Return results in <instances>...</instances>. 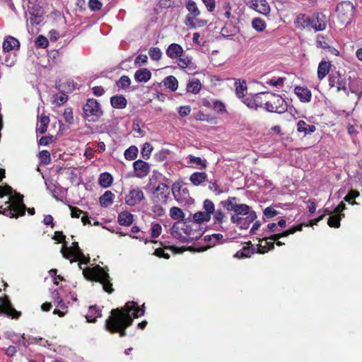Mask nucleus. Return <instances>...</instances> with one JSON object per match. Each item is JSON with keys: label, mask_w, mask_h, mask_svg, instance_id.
Here are the masks:
<instances>
[{"label": "nucleus", "mask_w": 362, "mask_h": 362, "mask_svg": "<svg viewBox=\"0 0 362 362\" xmlns=\"http://www.w3.org/2000/svg\"><path fill=\"white\" fill-rule=\"evenodd\" d=\"M0 313L12 319H18L21 315V313L13 308L8 297L6 295L0 297Z\"/></svg>", "instance_id": "nucleus-8"}, {"label": "nucleus", "mask_w": 362, "mask_h": 362, "mask_svg": "<svg viewBox=\"0 0 362 362\" xmlns=\"http://www.w3.org/2000/svg\"><path fill=\"white\" fill-rule=\"evenodd\" d=\"M101 312L98 309L96 305H92L89 307L88 313L86 315L88 322H95L98 317H101Z\"/></svg>", "instance_id": "nucleus-30"}, {"label": "nucleus", "mask_w": 362, "mask_h": 362, "mask_svg": "<svg viewBox=\"0 0 362 362\" xmlns=\"http://www.w3.org/2000/svg\"><path fill=\"white\" fill-rule=\"evenodd\" d=\"M329 86L334 87L335 85L337 86V91L339 92L340 90H346V88L345 86V83L343 82V80L340 78V76H331L329 78Z\"/></svg>", "instance_id": "nucleus-26"}, {"label": "nucleus", "mask_w": 362, "mask_h": 362, "mask_svg": "<svg viewBox=\"0 0 362 362\" xmlns=\"http://www.w3.org/2000/svg\"><path fill=\"white\" fill-rule=\"evenodd\" d=\"M131 80L127 76H122L117 82V86L122 88H125L129 86Z\"/></svg>", "instance_id": "nucleus-55"}, {"label": "nucleus", "mask_w": 362, "mask_h": 362, "mask_svg": "<svg viewBox=\"0 0 362 362\" xmlns=\"http://www.w3.org/2000/svg\"><path fill=\"white\" fill-rule=\"evenodd\" d=\"M30 14V17L29 18V21L30 25H27L28 30L29 33L32 34H37L39 29L36 26L39 25L43 21V17L40 15Z\"/></svg>", "instance_id": "nucleus-18"}, {"label": "nucleus", "mask_w": 362, "mask_h": 362, "mask_svg": "<svg viewBox=\"0 0 362 362\" xmlns=\"http://www.w3.org/2000/svg\"><path fill=\"white\" fill-rule=\"evenodd\" d=\"M316 45L317 47L323 49L329 48V45L327 42L325 37L322 35H318L317 36Z\"/></svg>", "instance_id": "nucleus-53"}, {"label": "nucleus", "mask_w": 362, "mask_h": 362, "mask_svg": "<svg viewBox=\"0 0 362 362\" xmlns=\"http://www.w3.org/2000/svg\"><path fill=\"white\" fill-rule=\"evenodd\" d=\"M263 213H264V215L267 218H272L274 217L275 216H276L277 214H279V212L277 211H276L274 209V208L272 206L267 207L264 210Z\"/></svg>", "instance_id": "nucleus-57"}, {"label": "nucleus", "mask_w": 362, "mask_h": 362, "mask_svg": "<svg viewBox=\"0 0 362 362\" xmlns=\"http://www.w3.org/2000/svg\"><path fill=\"white\" fill-rule=\"evenodd\" d=\"M170 216L171 218L173 220H176L178 221H183L185 218V214L182 209L177 206H173L170 210Z\"/></svg>", "instance_id": "nucleus-37"}, {"label": "nucleus", "mask_w": 362, "mask_h": 362, "mask_svg": "<svg viewBox=\"0 0 362 362\" xmlns=\"http://www.w3.org/2000/svg\"><path fill=\"white\" fill-rule=\"evenodd\" d=\"M115 194L111 191H106L100 197V204L102 206L107 207L112 204Z\"/></svg>", "instance_id": "nucleus-31"}, {"label": "nucleus", "mask_w": 362, "mask_h": 362, "mask_svg": "<svg viewBox=\"0 0 362 362\" xmlns=\"http://www.w3.org/2000/svg\"><path fill=\"white\" fill-rule=\"evenodd\" d=\"M53 140H54L53 136H42L40 138V139L39 141V144L41 146H47V145L49 144L50 143H52L53 141Z\"/></svg>", "instance_id": "nucleus-63"}, {"label": "nucleus", "mask_w": 362, "mask_h": 362, "mask_svg": "<svg viewBox=\"0 0 362 362\" xmlns=\"http://www.w3.org/2000/svg\"><path fill=\"white\" fill-rule=\"evenodd\" d=\"M64 117L67 123H72L74 121L72 109L70 107L66 108L64 111Z\"/></svg>", "instance_id": "nucleus-58"}, {"label": "nucleus", "mask_w": 362, "mask_h": 362, "mask_svg": "<svg viewBox=\"0 0 362 362\" xmlns=\"http://www.w3.org/2000/svg\"><path fill=\"white\" fill-rule=\"evenodd\" d=\"M39 158L40 159V162L44 165H47L50 163V153L47 150H43L39 153Z\"/></svg>", "instance_id": "nucleus-50"}, {"label": "nucleus", "mask_w": 362, "mask_h": 362, "mask_svg": "<svg viewBox=\"0 0 362 362\" xmlns=\"http://www.w3.org/2000/svg\"><path fill=\"white\" fill-rule=\"evenodd\" d=\"M88 6L91 11H99L102 8V3L98 0H89Z\"/></svg>", "instance_id": "nucleus-59"}, {"label": "nucleus", "mask_w": 362, "mask_h": 362, "mask_svg": "<svg viewBox=\"0 0 362 362\" xmlns=\"http://www.w3.org/2000/svg\"><path fill=\"white\" fill-rule=\"evenodd\" d=\"M170 195L169 187L165 183H159L153 192L158 202L166 203Z\"/></svg>", "instance_id": "nucleus-15"}, {"label": "nucleus", "mask_w": 362, "mask_h": 362, "mask_svg": "<svg viewBox=\"0 0 362 362\" xmlns=\"http://www.w3.org/2000/svg\"><path fill=\"white\" fill-rule=\"evenodd\" d=\"M296 23L302 28H311V17L300 15L297 17Z\"/></svg>", "instance_id": "nucleus-34"}, {"label": "nucleus", "mask_w": 362, "mask_h": 362, "mask_svg": "<svg viewBox=\"0 0 362 362\" xmlns=\"http://www.w3.org/2000/svg\"><path fill=\"white\" fill-rule=\"evenodd\" d=\"M341 216L344 217V214L331 216L328 218L327 223L330 227L339 228L340 226V220Z\"/></svg>", "instance_id": "nucleus-42"}, {"label": "nucleus", "mask_w": 362, "mask_h": 362, "mask_svg": "<svg viewBox=\"0 0 362 362\" xmlns=\"http://www.w3.org/2000/svg\"><path fill=\"white\" fill-rule=\"evenodd\" d=\"M172 192L177 202L187 201L189 198V189L177 182L173 185Z\"/></svg>", "instance_id": "nucleus-11"}, {"label": "nucleus", "mask_w": 362, "mask_h": 362, "mask_svg": "<svg viewBox=\"0 0 362 362\" xmlns=\"http://www.w3.org/2000/svg\"><path fill=\"white\" fill-rule=\"evenodd\" d=\"M182 52V47L176 43L170 45L166 50L167 55L171 59H175L178 57H181Z\"/></svg>", "instance_id": "nucleus-23"}, {"label": "nucleus", "mask_w": 362, "mask_h": 362, "mask_svg": "<svg viewBox=\"0 0 362 362\" xmlns=\"http://www.w3.org/2000/svg\"><path fill=\"white\" fill-rule=\"evenodd\" d=\"M247 5L258 13L267 15L270 11V7L266 0H247Z\"/></svg>", "instance_id": "nucleus-12"}, {"label": "nucleus", "mask_w": 362, "mask_h": 362, "mask_svg": "<svg viewBox=\"0 0 362 362\" xmlns=\"http://www.w3.org/2000/svg\"><path fill=\"white\" fill-rule=\"evenodd\" d=\"M331 64L329 62L322 61L318 66L317 77L320 80L323 79L329 73Z\"/></svg>", "instance_id": "nucleus-27"}, {"label": "nucleus", "mask_w": 362, "mask_h": 362, "mask_svg": "<svg viewBox=\"0 0 362 362\" xmlns=\"http://www.w3.org/2000/svg\"><path fill=\"white\" fill-rule=\"evenodd\" d=\"M110 103L114 108L124 109L126 107L127 102L122 95H114L110 98Z\"/></svg>", "instance_id": "nucleus-25"}, {"label": "nucleus", "mask_w": 362, "mask_h": 362, "mask_svg": "<svg viewBox=\"0 0 362 362\" xmlns=\"http://www.w3.org/2000/svg\"><path fill=\"white\" fill-rule=\"evenodd\" d=\"M148 54L151 59L154 61H158L160 59L162 52L158 47H152L149 49Z\"/></svg>", "instance_id": "nucleus-47"}, {"label": "nucleus", "mask_w": 362, "mask_h": 362, "mask_svg": "<svg viewBox=\"0 0 362 362\" xmlns=\"http://www.w3.org/2000/svg\"><path fill=\"white\" fill-rule=\"evenodd\" d=\"M193 220L197 223H203L204 222H209L211 220V216L204 211H198L194 214Z\"/></svg>", "instance_id": "nucleus-36"}, {"label": "nucleus", "mask_w": 362, "mask_h": 362, "mask_svg": "<svg viewBox=\"0 0 362 362\" xmlns=\"http://www.w3.org/2000/svg\"><path fill=\"white\" fill-rule=\"evenodd\" d=\"M133 215L127 211L121 212L118 216V222L121 226H129L133 223Z\"/></svg>", "instance_id": "nucleus-28"}, {"label": "nucleus", "mask_w": 362, "mask_h": 362, "mask_svg": "<svg viewBox=\"0 0 362 362\" xmlns=\"http://www.w3.org/2000/svg\"><path fill=\"white\" fill-rule=\"evenodd\" d=\"M49 121V117L48 116L41 115L40 117V126L37 128V131L41 134H45L47 132Z\"/></svg>", "instance_id": "nucleus-38"}, {"label": "nucleus", "mask_w": 362, "mask_h": 362, "mask_svg": "<svg viewBox=\"0 0 362 362\" xmlns=\"http://www.w3.org/2000/svg\"><path fill=\"white\" fill-rule=\"evenodd\" d=\"M91 279L93 281L100 282L106 292L109 293L113 292L114 289L112 284L110 281V276L103 268L98 267L95 272H93Z\"/></svg>", "instance_id": "nucleus-6"}, {"label": "nucleus", "mask_w": 362, "mask_h": 362, "mask_svg": "<svg viewBox=\"0 0 362 362\" xmlns=\"http://www.w3.org/2000/svg\"><path fill=\"white\" fill-rule=\"evenodd\" d=\"M284 81V78L279 77L277 79L272 78L267 81V83L268 85H270L272 86H281L283 85V83Z\"/></svg>", "instance_id": "nucleus-60"}, {"label": "nucleus", "mask_w": 362, "mask_h": 362, "mask_svg": "<svg viewBox=\"0 0 362 362\" xmlns=\"http://www.w3.org/2000/svg\"><path fill=\"white\" fill-rule=\"evenodd\" d=\"M235 92L236 95L240 98H244L245 93L247 91V85L245 81H243V82L237 83L235 82Z\"/></svg>", "instance_id": "nucleus-40"}, {"label": "nucleus", "mask_w": 362, "mask_h": 362, "mask_svg": "<svg viewBox=\"0 0 362 362\" xmlns=\"http://www.w3.org/2000/svg\"><path fill=\"white\" fill-rule=\"evenodd\" d=\"M145 198L143 191L139 187L130 189L125 197V203L131 206H135Z\"/></svg>", "instance_id": "nucleus-9"}, {"label": "nucleus", "mask_w": 362, "mask_h": 362, "mask_svg": "<svg viewBox=\"0 0 362 362\" xmlns=\"http://www.w3.org/2000/svg\"><path fill=\"white\" fill-rule=\"evenodd\" d=\"M61 252L63 257L66 259H71L72 257L76 259H81L83 257V255L78 247V244L76 242L72 243L71 248H66L63 247Z\"/></svg>", "instance_id": "nucleus-14"}, {"label": "nucleus", "mask_w": 362, "mask_h": 362, "mask_svg": "<svg viewBox=\"0 0 362 362\" xmlns=\"http://www.w3.org/2000/svg\"><path fill=\"white\" fill-rule=\"evenodd\" d=\"M19 45L20 43L17 39L8 37L3 42V49L5 52H9L16 47H19Z\"/></svg>", "instance_id": "nucleus-29"}, {"label": "nucleus", "mask_w": 362, "mask_h": 362, "mask_svg": "<svg viewBox=\"0 0 362 362\" xmlns=\"http://www.w3.org/2000/svg\"><path fill=\"white\" fill-rule=\"evenodd\" d=\"M327 19L325 15L317 13L311 16V28L316 31L324 30L326 28Z\"/></svg>", "instance_id": "nucleus-13"}, {"label": "nucleus", "mask_w": 362, "mask_h": 362, "mask_svg": "<svg viewBox=\"0 0 362 362\" xmlns=\"http://www.w3.org/2000/svg\"><path fill=\"white\" fill-rule=\"evenodd\" d=\"M355 7L350 1H341L337 4L336 12L341 24H349L354 16Z\"/></svg>", "instance_id": "nucleus-5"}, {"label": "nucleus", "mask_w": 362, "mask_h": 362, "mask_svg": "<svg viewBox=\"0 0 362 362\" xmlns=\"http://www.w3.org/2000/svg\"><path fill=\"white\" fill-rule=\"evenodd\" d=\"M239 32V28L229 23H226L221 30V35L225 38L235 36Z\"/></svg>", "instance_id": "nucleus-19"}, {"label": "nucleus", "mask_w": 362, "mask_h": 362, "mask_svg": "<svg viewBox=\"0 0 362 362\" xmlns=\"http://www.w3.org/2000/svg\"><path fill=\"white\" fill-rule=\"evenodd\" d=\"M152 211L158 216H162L165 214L164 209L159 204H155L152 206Z\"/></svg>", "instance_id": "nucleus-61"}, {"label": "nucleus", "mask_w": 362, "mask_h": 362, "mask_svg": "<svg viewBox=\"0 0 362 362\" xmlns=\"http://www.w3.org/2000/svg\"><path fill=\"white\" fill-rule=\"evenodd\" d=\"M11 209L9 210V214L11 217H18L25 214L26 206L23 202V197L18 194L9 205Z\"/></svg>", "instance_id": "nucleus-10"}, {"label": "nucleus", "mask_w": 362, "mask_h": 362, "mask_svg": "<svg viewBox=\"0 0 362 362\" xmlns=\"http://www.w3.org/2000/svg\"><path fill=\"white\" fill-rule=\"evenodd\" d=\"M315 129L316 128L314 125L309 124L303 120H300L297 123V131L299 133H303V136L313 133Z\"/></svg>", "instance_id": "nucleus-22"}, {"label": "nucleus", "mask_w": 362, "mask_h": 362, "mask_svg": "<svg viewBox=\"0 0 362 362\" xmlns=\"http://www.w3.org/2000/svg\"><path fill=\"white\" fill-rule=\"evenodd\" d=\"M213 109L218 114H223L224 112H226L225 105L222 102L218 100H216L214 102Z\"/></svg>", "instance_id": "nucleus-54"}, {"label": "nucleus", "mask_w": 362, "mask_h": 362, "mask_svg": "<svg viewBox=\"0 0 362 362\" xmlns=\"http://www.w3.org/2000/svg\"><path fill=\"white\" fill-rule=\"evenodd\" d=\"M187 159H188V164H194L196 165H199L202 169H206L207 167L206 160L202 159L200 157L189 155L187 157Z\"/></svg>", "instance_id": "nucleus-32"}, {"label": "nucleus", "mask_w": 362, "mask_h": 362, "mask_svg": "<svg viewBox=\"0 0 362 362\" xmlns=\"http://www.w3.org/2000/svg\"><path fill=\"white\" fill-rule=\"evenodd\" d=\"M68 100V97L64 93H59L54 95V101L57 106L64 104Z\"/></svg>", "instance_id": "nucleus-49"}, {"label": "nucleus", "mask_w": 362, "mask_h": 362, "mask_svg": "<svg viewBox=\"0 0 362 362\" xmlns=\"http://www.w3.org/2000/svg\"><path fill=\"white\" fill-rule=\"evenodd\" d=\"M252 25L254 29L258 32H262L266 28L265 22L259 18H255L252 21Z\"/></svg>", "instance_id": "nucleus-43"}, {"label": "nucleus", "mask_w": 362, "mask_h": 362, "mask_svg": "<svg viewBox=\"0 0 362 362\" xmlns=\"http://www.w3.org/2000/svg\"><path fill=\"white\" fill-rule=\"evenodd\" d=\"M138 148L134 146H132L125 151L124 157L127 160H132L136 158Z\"/></svg>", "instance_id": "nucleus-41"}, {"label": "nucleus", "mask_w": 362, "mask_h": 362, "mask_svg": "<svg viewBox=\"0 0 362 362\" xmlns=\"http://www.w3.org/2000/svg\"><path fill=\"white\" fill-rule=\"evenodd\" d=\"M198 16H192V15H187L185 18V24L187 26L192 27V25H194V23L198 20L197 18Z\"/></svg>", "instance_id": "nucleus-62"}, {"label": "nucleus", "mask_w": 362, "mask_h": 362, "mask_svg": "<svg viewBox=\"0 0 362 362\" xmlns=\"http://www.w3.org/2000/svg\"><path fill=\"white\" fill-rule=\"evenodd\" d=\"M295 93L303 103H308L311 99V92L307 88L297 86L295 88Z\"/></svg>", "instance_id": "nucleus-20"}, {"label": "nucleus", "mask_w": 362, "mask_h": 362, "mask_svg": "<svg viewBox=\"0 0 362 362\" xmlns=\"http://www.w3.org/2000/svg\"><path fill=\"white\" fill-rule=\"evenodd\" d=\"M161 226L158 223H152L151 228V235L153 238H158L161 233Z\"/></svg>", "instance_id": "nucleus-48"}, {"label": "nucleus", "mask_w": 362, "mask_h": 362, "mask_svg": "<svg viewBox=\"0 0 362 362\" xmlns=\"http://www.w3.org/2000/svg\"><path fill=\"white\" fill-rule=\"evenodd\" d=\"M201 88V83L198 79L189 81L187 85V91L192 93H197Z\"/></svg>", "instance_id": "nucleus-39"}, {"label": "nucleus", "mask_w": 362, "mask_h": 362, "mask_svg": "<svg viewBox=\"0 0 362 362\" xmlns=\"http://www.w3.org/2000/svg\"><path fill=\"white\" fill-rule=\"evenodd\" d=\"M302 227H303V225H299L296 227H295V226L291 227L289 229H288L282 233H279L271 235L269 237V238L271 240L276 241V244L278 246L283 245L284 243L279 241V238H283V237H286L291 234H293L296 231H300L302 230Z\"/></svg>", "instance_id": "nucleus-17"}, {"label": "nucleus", "mask_w": 362, "mask_h": 362, "mask_svg": "<svg viewBox=\"0 0 362 362\" xmlns=\"http://www.w3.org/2000/svg\"><path fill=\"white\" fill-rule=\"evenodd\" d=\"M144 315V305L139 308L134 301L127 302L123 308L111 310L110 316L106 320V329L111 333H119L121 337L125 336V329L132 324L133 318Z\"/></svg>", "instance_id": "nucleus-1"}, {"label": "nucleus", "mask_w": 362, "mask_h": 362, "mask_svg": "<svg viewBox=\"0 0 362 362\" xmlns=\"http://www.w3.org/2000/svg\"><path fill=\"white\" fill-rule=\"evenodd\" d=\"M83 117L89 121H95L103 115L100 103L94 98L87 100L83 107Z\"/></svg>", "instance_id": "nucleus-4"}, {"label": "nucleus", "mask_w": 362, "mask_h": 362, "mask_svg": "<svg viewBox=\"0 0 362 362\" xmlns=\"http://www.w3.org/2000/svg\"><path fill=\"white\" fill-rule=\"evenodd\" d=\"M133 167L136 176L139 178L146 177L150 172L149 164L141 160L135 161Z\"/></svg>", "instance_id": "nucleus-16"}, {"label": "nucleus", "mask_w": 362, "mask_h": 362, "mask_svg": "<svg viewBox=\"0 0 362 362\" xmlns=\"http://www.w3.org/2000/svg\"><path fill=\"white\" fill-rule=\"evenodd\" d=\"M48 45V40L43 35L38 36L35 41V45L38 47L46 48Z\"/></svg>", "instance_id": "nucleus-56"}, {"label": "nucleus", "mask_w": 362, "mask_h": 362, "mask_svg": "<svg viewBox=\"0 0 362 362\" xmlns=\"http://www.w3.org/2000/svg\"><path fill=\"white\" fill-rule=\"evenodd\" d=\"M186 7H187V9L188 10V11L189 12V13L188 15L199 16L200 11L198 9L194 1H189L186 5Z\"/></svg>", "instance_id": "nucleus-46"}, {"label": "nucleus", "mask_w": 362, "mask_h": 362, "mask_svg": "<svg viewBox=\"0 0 362 362\" xmlns=\"http://www.w3.org/2000/svg\"><path fill=\"white\" fill-rule=\"evenodd\" d=\"M214 214V224L221 225L223 221V218L225 217L224 213L221 210H215V212L213 213Z\"/></svg>", "instance_id": "nucleus-52"}, {"label": "nucleus", "mask_w": 362, "mask_h": 362, "mask_svg": "<svg viewBox=\"0 0 362 362\" xmlns=\"http://www.w3.org/2000/svg\"><path fill=\"white\" fill-rule=\"evenodd\" d=\"M112 176L108 173H103L100 175L99 184L103 187H108L112 183Z\"/></svg>", "instance_id": "nucleus-33"}, {"label": "nucleus", "mask_w": 362, "mask_h": 362, "mask_svg": "<svg viewBox=\"0 0 362 362\" xmlns=\"http://www.w3.org/2000/svg\"><path fill=\"white\" fill-rule=\"evenodd\" d=\"M179 66L183 69L186 68L190 63L191 60L188 57H179Z\"/></svg>", "instance_id": "nucleus-64"}, {"label": "nucleus", "mask_w": 362, "mask_h": 362, "mask_svg": "<svg viewBox=\"0 0 362 362\" xmlns=\"http://www.w3.org/2000/svg\"><path fill=\"white\" fill-rule=\"evenodd\" d=\"M194 186H199L207 180V174L204 172H195L189 178Z\"/></svg>", "instance_id": "nucleus-21"}, {"label": "nucleus", "mask_w": 362, "mask_h": 362, "mask_svg": "<svg viewBox=\"0 0 362 362\" xmlns=\"http://www.w3.org/2000/svg\"><path fill=\"white\" fill-rule=\"evenodd\" d=\"M269 92H262L243 100V103L248 107L257 110L258 107L266 106L267 94Z\"/></svg>", "instance_id": "nucleus-7"}, {"label": "nucleus", "mask_w": 362, "mask_h": 362, "mask_svg": "<svg viewBox=\"0 0 362 362\" xmlns=\"http://www.w3.org/2000/svg\"><path fill=\"white\" fill-rule=\"evenodd\" d=\"M237 198L235 197H229L227 200L222 201L221 204L228 211H233L235 214L240 216H246L245 218V225L248 226L253 222L257 215L255 211L251 209V207L245 204H238Z\"/></svg>", "instance_id": "nucleus-2"}, {"label": "nucleus", "mask_w": 362, "mask_h": 362, "mask_svg": "<svg viewBox=\"0 0 362 362\" xmlns=\"http://www.w3.org/2000/svg\"><path fill=\"white\" fill-rule=\"evenodd\" d=\"M230 221L233 223L240 226L242 228H247L248 227L245 225V218L241 217L240 215L236 214L232 215Z\"/></svg>", "instance_id": "nucleus-45"}, {"label": "nucleus", "mask_w": 362, "mask_h": 362, "mask_svg": "<svg viewBox=\"0 0 362 362\" xmlns=\"http://www.w3.org/2000/svg\"><path fill=\"white\" fill-rule=\"evenodd\" d=\"M204 211L211 217V214L215 212V205L212 201L209 199H205L203 203Z\"/></svg>", "instance_id": "nucleus-44"}, {"label": "nucleus", "mask_w": 362, "mask_h": 362, "mask_svg": "<svg viewBox=\"0 0 362 362\" xmlns=\"http://www.w3.org/2000/svg\"><path fill=\"white\" fill-rule=\"evenodd\" d=\"M265 110L270 112L284 113L287 110V104L278 94L268 93Z\"/></svg>", "instance_id": "nucleus-3"}, {"label": "nucleus", "mask_w": 362, "mask_h": 362, "mask_svg": "<svg viewBox=\"0 0 362 362\" xmlns=\"http://www.w3.org/2000/svg\"><path fill=\"white\" fill-rule=\"evenodd\" d=\"M151 77V71L146 68L137 70L134 74V78L138 82H147Z\"/></svg>", "instance_id": "nucleus-24"}, {"label": "nucleus", "mask_w": 362, "mask_h": 362, "mask_svg": "<svg viewBox=\"0 0 362 362\" xmlns=\"http://www.w3.org/2000/svg\"><path fill=\"white\" fill-rule=\"evenodd\" d=\"M164 86L170 89L172 91H175L177 89L178 81L177 78L173 76H169L164 79Z\"/></svg>", "instance_id": "nucleus-35"}, {"label": "nucleus", "mask_w": 362, "mask_h": 362, "mask_svg": "<svg viewBox=\"0 0 362 362\" xmlns=\"http://www.w3.org/2000/svg\"><path fill=\"white\" fill-rule=\"evenodd\" d=\"M153 151L152 146L148 143H145L143 145L142 149H141V155L142 157L145 159H148L150 158V155Z\"/></svg>", "instance_id": "nucleus-51"}]
</instances>
